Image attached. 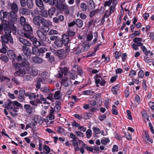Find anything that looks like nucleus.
Here are the masks:
<instances>
[{
    "label": "nucleus",
    "mask_w": 154,
    "mask_h": 154,
    "mask_svg": "<svg viewBox=\"0 0 154 154\" xmlns=\"http://www.w3.org/2000/svg\"><path fill=\"white\" fill-rule=\"evenodd\" d=\"M12 66L14 68H17L18 70L14 73V75L16 77L23 76L26 74V71L28 70L30 64L26 60L22 61L20 63L17 62H13Z\"/></svg>",
    "instance_id": "1"
},
{
    "label": "nucleus",
    "mask_w": 154,
    "mask_h": 154,
    "mask_svg": "<svg viewBox=\"0 0 154 154\" xmlns=\"http://www.w3.org/2000/svg\"><path fill=\"white\" fill-rule=\"evenodd\" d=\"M7 18L8 20H3V24H8L10 26L11 29L13 31H16V27L14 26V23L17 21L18 19V16L17 13L13 12H8V16Z\"/></svg>",
    "instance_id": "2"
},
{
    "label": "nucleus",
    "mask_w": 154,
    "mask_h": 154,
    "mask_svg": "<svg viewBox=\"0 0 154 154\" xmlns=\"http://www.w3.org/2000/svg\"><path fill=\"white\" fill-rule=\"evenodd\" d=\"M11 29L10 28L5 27V34L1 38L2 44H7L9 42L12 44L13 43V40L11 34Z\"/></svg>",
    "instance_id": "3"
},
{
    "label": "nucleus",
    "mask_w": 154,
    "mask_h": 154,
    "mask_svg": "<svg viewBox=\"0 0 154 154\" xmlns=\"http://www.w3.org/2000/svg\"><path fill=\"white\" fill-rule=\"evenodd\" d=\"M36 102L38 104H42L43 103L45 105L49 104V103L47 101L46 99L44 98L43 95L41 94H37L36 97Z\"/></svg>",
    "instance_id": "4"
},
{
    "label": "nucleus",
    "mask_w": 154,
    "mask_h": 154,
    "mask_svg": "<svg viewBox=\"0 0 154 154\" xmlns=\"http://www.w3.org/2000/svg\"><path fill=\"white\" fill-rule=\"evenodd\" d=\"M7 55L10 60L12 61V64L13 62H15L14 60L16 58V54L14 51L11 50H9L7 52Z\"/></svg>",
    "instance_id": "5"
},
{
    "label": "nucleus",
    "mask_w": 154,
    "mask_h": 154,
    "mask_svg": "<svg viewBox=\"0 0 154 154\" xmlns=\"http://www.w3.org/2000/svg\"><path fill=\"white\" fill-rule=\"evenodd\" d=\"M4 81L9 88L12 87V85L10 83V78L3 75H0V82H2Z\"/></svg>",
    "instance_id": "6"
},
{
    "label": "nucleus",
    "mask_w": 154,
    "mask_h": 154,
    "mask_svg": "<svg viewBox=\"0 0 154 154\" xmlns=\"http://www.w3.org/2000/svg\"><path fill=\"white\" fill-rule=\"evenodd\" d=\"M80 45H79L78 46H77L74 49V50H75V54H78L81 52H82L85 51V48L86 47L89 48L90 47L88 44H86L84 45L85 48H84L83 47H82L83 48V49L82 50V49H80Z\"/></svg>",
    "instance_id": "7"
},
{
    "label": "nucleus",
    "mask_w": 154,
    "mask_h": 154,
    "mask_svg": "<svg viewBox=\"0 0 154 154\" xmlns=\"http://www.w3.org/2000/svg\"><path fill=\"white\" fill-rule=\"evenodd\" d=\"M29 69L28 70V73L30 75L33 76H35L37 75L38 73V70L35 68L32 67L28 68Z\"/></svg>",
    "instance_id": "8"
},
{
    "label": "nucleus",
    "mask_w": 154,
    "mask_h": 154,
    "mask_svg": "<svg viewBox=\"0 0 154 154\" xmlns=\"http://www.w3.org/2000/svg\"><path fill=\"white\" fill-rule=\"evenodd\" d=\"M24 108L26 109V112L28 114H31L35 112V109L33 107L30 105L25 104L24 106Z\"/></svg>",
    "instance_id": "9"
},
{
    "label": "nucleus",
    "mask_w": 154,
    "mask_h": 154,
    "mask_svg": "<svg viewBox=\"0 0 154 154\" xmlns=\"http://www.w3.org/2000/svg\"><path fill=\"white\" fill-rule=\"evenodd\" d=\"M37 34L41 41L45 42L47 40L46 35L44 34L41 31L38 30L37 31Z\"/></svg>",
    "instance_id": "10"
},
{
    "label": "nucleus",
    "mask_w": 154,
    "mask_h": 154,
    "mask_svg": "<svg viewBox=\"0 0 154 154\" xmlns=\"http://www.w3.org/2000/svg\"><path fill=\"white\" fill-rule=\"evenodd\" d=\"M10 9L11 11V12H13L15 13H17L18 11V7L17 5L14 2L9 5Z\"/></svg>",
    "instance_id": "11"
},
{
    "label": "nucleus",
    "mask_w": 154,
    "mask_h": 154,
    "mask_svg": "<svg viewBox=\"0 0 154 154\" xmlns=\"http://www.w3.org/2000/svg\"><path fill=\"white\" fill-rule=\"evenodd\" d=\"M30 40L32 42L34 47H39L40 45H42V44L35 37H32L31 38Z\"/></svg>",
    "instance_id": "12"
},
{
    "label": "nucleus",
    "mask_w": 154,
    "mask_h": 154,
    "mask_svg": "<svg viewBox=\"0 0 154 154\" xmlns=\"http://www.w3.org/2000/svg\"><path fill=\"white\" fill-rule=\"evenodd\" d=\"M41 17L39 16H37L33 19V23L36 26H40L41 23Z\"/></svg>",
    "instance_id": "13"
},
{
    "label": "nucleus",
    "mask_w": 154,
    "mask_h": 154,
    "mask_svg": "<svg viewBox=\"0 0 154 154\" xmlns=\"http://www.w3.org/2000/svg\"><path fill=\"white\" fill-rule=\"evenodd\" d=\"M55 54H56L60 58H63L66 55V51L63 49L57 50Z\"/></svg>",
    "instance_id": "14"
},
{
    "label": "nucleus",
    "mask_w": 154,
    "mask_h": 154,
    "mask_svg": "<svg viewBox=\"0 0 154 154\" xmlns=\"http://www.w3.org/2000/svg\"><path fill=\"white\" fill-rule=\"evenodd\" d=\"M22 50L27 58V55H30L31 54V51L29 48L27 46L23 45L22 48Z\"/></svg>",
    "instance_id": "15"
},
{
    "label": "nucleus",
    "mask_w": 154,
    "mask_h": 154,
    "mask_svg": "<svg viewBox=\"0 0 154 154\" xmlns=\"http://www.w3.org/2000/svg\"><path fill=\"white\" fill-rule=\"evenodd\" d=\"M18 39L19 42L24 45V46H30L31 45V43L30 42L23 38L20 37Z\"/></svg>",
    "instance_id": "16"
},
{
    "label": "nucleus",
    "mask_w": 154,
    "mask_h": 154,
    "mask_svg": "<svg viewBox=\"0 0 154 154\" xmlns=\"http://www.w3.org/2000/svg\"><path fill=\"white\" fill-rule=\"evenodd\" d=\"M54 112L53 108L52 107H51L50 109L49 115L47 118L50 120H52L54 119Z\"/></svg>",
    "instance_id": "17"
},
{
    "label": "nucleus",
    "mask_w": 154,
    "mask_h": 154,
    "mask_svg": "<svg viewBox=\"0 0 154 154\" xmlns=\"http://www.w3.org/2000/svg\"><path fill=\"white\" fill-rule=\"evenodd\" d=\"M116 0H113L112 4L113 5L111 6L110 7L109 11V13L108 14V12L107 13V17H109L110 15L112 13L114 12L115 10V6L116 4Z\"/></svg>",
    "instance_id": "18"
},
{
    "label": "nucleus",
    "mask_w": 154,
    "mask_h": 154,
    "mask_svg": "<svg viewBox=\"0 0 154 154\" xmlns=\"http://www.w3.org/2000/svg\"><path fill=\"white\" fill-rule=\"evenodd\" d=\"M19 96L18 97V100L20 102H23L25 100V97L24 94L25 93V91L23 90H21L19 92Z\"/></svg>",
    "instance_id": "19"
},
{
    "label": "nucleus",
    "mask_w": 154,
    "mask_h": 154,
    "mask_svg": "<svg viewBox=\"0 0 154 154\" xmlns=\"http://www.w3.org/2000/svg\"><path fill=\"white\" fill-rule=\"evenodd\" d=\"M72 84L71 82L68 78H65L62 79L61 85L65 87H67Z\"/></svg>",
    "instance_id": "20"
},
{
    "label": "nucleus",
    "mask_w": 154,
    "mask_h": 154,
    "mask_svg": "<svg viewBox=\"0 0 154 154\" xmlns=\"http://www.w3.org/2000/svg\"><path fill=\"white\" fill-rule=\"evenodd\" d=\"M62 41L65 45H67L69 41L68 36L66 34L63 35L62 36Z\"/></svg>",
    "instance_id": "21"
},
{
    "label": "nucleus",
    "mask_w": 154,
    "mask_h": 154,
    "mask_svg": "<svg viewBox=\"0 0 154 154\" xmlns=\"http://www.w3.org/2000/svg\"><path fill=\"white\" fill-rule=\"evenodd\" d=\"M35 3L36 5L41 10H44L45 9V7L42 0H36Z\"/></svg>",
    "instance_id": "22"
},
{
    "label": "nucleus",
    "mask_w": 154,
    "mask_h": 154,
    "mask_svg": "<svg viewBox=\"0 0 154 154\" xmlns=\"http://www.w3.org/2000/svg\"><path fill=\"white\" fill-rule=\"evenodd\" d=\"M51 52H48L46 54L45 58L48 59V61L51 63L54 62L55 59L53 56L51 55Z\"/></svg>",
    "instance_id": "23"
},
{
    "label": "nucleus",
    "mask_w": 154,
    "mask_h": 154,
    "mask_svg": "<svg viewBox=\"0 0 154 154\" xmlns=\"http://www.w3.org/2000/svg\"><path fill=\"white\" fill-rule=\"evenodd\" d=\"M19 12L20 14L22 15L25 14L26 15H29L30 13L29 10L25 8H22L20 9L19 10Z\"/></svg>",
    "instance_id": "24"
},
{
    "label": "nucleus",
    "mask_w": 154,
    "mask_h": 154,
    "mask_svg": "<svg viewBox=\"0 0 154 154\" xmlns=\"http://www.w3.org/2000/svg\"><path fill=\"white\" fill-rule=\"evenodd\" d=\"M33 61L35 63H41L43 61V60L38 57H32Z\"/></svg>",
    "instance_id": "25"
},
{
    "label": "nucleus",
    "mask_w": 154,
    "mask_h": 154,
    "mask_svg": "<svg viewBox=\"0 0 154 154\" xmlns=\"http://www.w3.org/2000/svg\"><path fill=\"white\" fill-rule=\"evenodd\" d=\"M38 47H32V54L37 56H40L39 53V48Z\"/></svg>",
    "instance_id": "26"
},
{
    "label": "nucleus",
    "mask_w": 154,
    "mask_h": 154,
    "mask_svg": "<svg viewBox=\"0 0 154 154\" xmlns=\"http://www.w3.org/2000/svg\"><path fill=\"white\" fill-rule=\"evenodd\" d=\"M41 23L43 25V26H48L51 25V23L49 20H46L45 19H42Z\"/></svg>",
    "instance_id": "27"
},
{
    "label": "nucleus",
    "mask_w": 154,
    "mask_h": 154,
    "mask_svg": "<svg viewBox=\"0 0 154 154\" xmlns=\"http://www.w3.org/2000/svg\"><path fill=\"white\" fill-rule=\"evenodd\" d=\"M34 124H36L37 123L42 124L43 123V120L41 119L38 116H35L34 117Z\"/></svg>",
    "instance_id": "28"
},
{
    "label": "nucleus",
    "mask_w": 154,
    "mask_h": 154,
    "mask_svg": "<svg viewBox=\"0 0 154 154\" xmlns=\"http://www.w3.org/2000/svg\"><path fill=\"white\" fill-rule=\"evenodd\" d=\"M17 60L18 62H20L23 60H26V57H25L23 54H20L16 57Z\"/></svg>",
    "instance_id": "29"
},
{
    "label": "nucleus",
    "mask_w": 154,
    "mask_h": 154,
    "mask_svg": "<svg viewBox=\"0 0 154 154\" xmlns=\"http://www.w3.org/2000/svg\"><path fill=\"white\" fill-rule=\"evenodd\" d=\"M72 141L74 146L75 150L76 151H79V147L78 145V141L75 140H72Z\"/></svg>",
    "instance_id": "30"
},
{
    "label": "nucleus",
    "mask_w": 154,
    "mask_h": 154,
    "mask_svg": "<svg viewBox=\"0 0 154 154\" xmlns=\"http://www.w3.org/2000/svg\"><path fill=\"white\" fill-rule=\"evenodd\" d=\"M8 14V12L7 11H1L0 12V19H2L5 18H7Z\"/></svg>",
    "instance_id": "31"
},
{
    "label": "nucleus",
    "mask_w": 154,
    "mask_h": 154,
    "mask_svg": "<svg viewBox=\"0 0 154 154\" xmlns=\"http://www.w3.org/2000/svg\"><path fill=\"white\" fill-rule=\"evenodd\" d=\"M24 30L26 31H32V29L31 26L28 24L26 23L23 26Z\"/></svg>",
    "instance_id": "32"
},
{
    "label": "nucleus",
    "mask_w": 154,
    "mask_h": 154,
    "mask_svg": "<svg viewBox=\"0 0 154 154\" xmlns=\"http://www.w3.org/2000/svg\"><path fill=\"white\" fill-rule=\"evenodd\" d=\"M95 83L97 84L100 83L101 85L103 86L105 84L106 82L104 79H95Z\"/></svg>",
    "instance_id": "33"
},
{
    "label": "nucleus",
    "mask_w": 154,
    "mask_h": 154,
    "mask_svg": "<svg viewBox=\"0 0 154 154\" xmlns=\"http://www.w3.org/2000/svg\"><path fill=\"white\" fill-rule=\"evenodd\" d=\"M75 24L79 28H81L83 25V21L80 19H77L75 21Z\"/></svg>",
    "instance_id": "34"
},
{
    "label": "nucleus",
    "mask_w": 154,
    "mask_h": 154,
    "mask_svg": "<svg viewBox=\"0 0 154 154\" xmlns=\"http://www.w3.org/2000/svg\"><path fill=\"white\" fill-rule=\"evenodd\" d=\"M63 10L67 14H69V7L67 5H65L61 7Z\"/></svg>",
    "instance_id": "35"
},
{
    "label": "nucleus",
    "mask_w": 154,
    "mask_h": 154,
    "mask_svg": "<svg viewBox=\"0 0 154 154\" xmlns=\"http://www.w3.org/2000/svg\"><path fill=\"white\" fill-rule=\"evenodd\" d=\"M54 44L57 47H61L63 44V42L60 39L56 40L54 42Z\"/></svg>",
    "instance_id": "36"
},
{
    "label": "nucleus",
    "mask_w": 154,
    "mask_h": 154,
    "mask_svg": "<svg viewBox=\"0 0 154 154\" xmlns=\"http://www.w3.org/2000/svg\"><path fill=\"white\" fill-rule=\"evenodd\" d=\"M119 89V87L118 85H116L112 88L111 90L114 94H117V91Z\"/></svg>",
    "instance_id": "37"
},
{
    "label": "nucleus",
    "mask_w": 154,
    "mask_h": 154,
    "mask_svg": "<svg viewBox=\"0 0 154 154\" xmlns=\"http://www.w3.org/2000/svg\"><path fill=\"white\" fill-rule=\"evenodd\" d=\"M22 36L24 37L27 38H29L30 40L31 38L32 37L31 36V33L29 32H26L23 33L22 34Z\"/></svg>",
    "instance_id": "38"
},
{
    "label": "nucleus",
    "mask_w": 154,
    "mask_h": 154,
    "mask_svg": "<svg viewBox=\"0 0 154 154\" xmlns=\"http://www.w3.org/2000/svg\"><path fill=\"white\" fill-rule=\"evenodd\" d=\"M55 13V9L54 8H50L48 12V15L50 17H51Z\"/></svg>",
    "instance_id": "39"
},
{
    "label": "nucleus",
    "mask_w": 154,
    "mask_h": 154,
    "mask_svg": "<svg viewBox=\"0 0 154 154\" xmlns=\"http://www.w3.org/2000/svg\"><path fill=\"white\" fill-rule=\"evenodd\" d=\"M40 15L45 17H48V14L47 10H43L41 11L40 12Z\"/></svg>",
    "instance_id": "40"
},
{
    "label": "nucleus",
    "mask_w": 154,
    "mask_h": 154,
    "mask_svg": "<svg viewBox=\"0 0 154 154\" xmlns=\"http://www.w3.org/2000/svg\"><path fill=\"white\" fill-rule=\"evenodd\" d=\"M109 142V140L108 138H104L101 140V143L103 145H106Z\"/></svg>",
    "instance_id": "41"
},
{
    "label": "nucleus",
    "mask_w": 154,
    "mask_h": 154,
    "mask_svg": "<svg viewBox=\"0 0 154 154\" xmlns=\"http://www.w3.org/2000/svg\"><path fill=\"white\" fill-rule=\"evenodd\" d=\"M97 20L95 19H94L89 22L88 23V24L89 26H90L91 25H93V26H94L96 24V23L97 22Z\"/></svg>",
    "instance_id": "42"
},
{
    "label": "nucleus",
    "mask_w": 154,
    "mask_h": 154,
    "mask_svg": "<svg viewBox=\"0 0 154 154\" xmlns=\"http://www.w3.org/2000/svg\"><path fill=\"white\" fill-rule=\"evenodd\" d=\"M49 4L51 5L56 6L57 5L58 0H48Z\"/></svg>",
    "instance_id": "43"
},
{
    "label": "nucleus",
    "mask_w": 154,
    "mask_h": 154,
    "mask_svg": "<svg viewBox=\"0 0 154 154\" xmlns=\"http://www.w3.org/2000/svg\"><path fill=\"white\" fill-rule=\"evenodd\" d=\"M27 5L29 8H32L33 7V3L32 0H27Z\"/></svg>",
    "instance_id": "44"
},
{
    "label": "nucleus",
    "mask_w": 154,
    "mask_h": 154,
    "mask_svg": "<svg viewBox=\"0 0 154 154\" xmlns=\"http://www.w3.org/2000/svg\"><path fill=\"white\" fill-rule=\"evenodd\" d=\"M89 7L91 9H94L95 7V4L93 0H89Z\"/></svg>",
    "instance_id": "45"
},
{
    "label": "nucleus",
    "mask_w": 154,
    "mask_h": 154,
    "mask_svg": "<svg viewBox=\"0 0 154 154\" xmlns=\"http://www.w3.org/2000/svg\"><path fill=\"white\" fill-rule=\"evenodd\" d=\"M41 90L43 94H46L50 93V91L48 87H46L41 88Z\"/></svg>",
    "instance_id": "46"
},
{
    "label": "nucleus",
    "mask_w": 154,
    "mask_h": 154,
    "mask_svg": "<svg viewBox=\"0 0 154 154\" xmlns=\"http://www.w3.org/2000/svg\"><path fill=\"white\" fill-rule=\"evenodd\" d=\"M86 144L85 143H83V144L82 145V146L79 148V150L80 152L82 154H84L85 153L84 149L86 148Z\"/></svg>",
    "instance_id": "47"
},
{
    "label": "nucleus",
    "mask_w": 154,
    "mask_h": 154,
    "mask_svg": "<svg viewBox=\"0 0 154 154\" xmlns=\"http://www.w3.org/2000/svg\"><path fill=\"white\" fill-rule=\"evenodd\" d=\"M58 34V32L57 30L53 29H51L48 32V34L50 35H56Z\"/></svg>",
    "instance_id": "48"
},
{
    "label": "nucleus",
    "mask_w": 154,
    "mask_h": 154,
    "mask_svg": "<svg viewBox=\"0 0 154 154\" xmlns=\"http://www.w3.org/2000/svg\"><path fill=\"white\" fill-rule=\"evenodd\" d=\"M20 23L21 25L22 26L25 25V24H26V20L25 17H23V16H21L20 18Z\"/></svg>",
    "instance_id": "49"
},
{
    "label": "nucleus",
    "mask_w": 154,
    "mask_h": 154,
    "mask_svg": "<svg viewBox=\"0 0 154 154\" xmlns=\"http://www.w3.org/2000/svg\"><path fill=\"white\" fill-rule=\"evenodd\" d=\"M3 23V20L2 21V24L0 25V31H2L3 30V29H4V32H5V27H7L8 28H10L11 29V28L10 26L8 25V24H4Z\"/></svg>",
    "instance_id": "50"
},
{
    "label": "nucleus",
    "mask_w": 154,
    "mask_h": 154,
    "mask_svg": "<svg viewBox=\"0 0 154 154\" xmlns=\"http://www.w3.org/2000/svg\"><path fill=\"white\" fill-rule=\"evenodd\" d=\"M48 50L47 48L45 47H41L39 48V53L40 54H43L45 53Z\"/></svg>",
    "instance_id": "51"
},
{
    "label": "nucleus",
    "mask_w": 154,
    "mask_h": 154,
    "mask_svg": "<svg viewBox=\"0 0 154 154\" xmlns=\"http://www.w3.org/2000/svg\"><path fill=\"white\" fill-rule=\"evenodd\" d=\"M72 89L70 88L68 91L66 92L64 97L66 98H69L70 97V95L72 93Z\"/></svg>",
    "instance_id": "52"
},
{
    "label": "nucleus",
    "mask_w": 154,
    "mask_h": 154,
    "mask_svg": "<svg viewBox=\"0 0 154 154\" xmlns=\"http://www.w3.org/2000/svg\"><path fill=\"white\" fill-rule=\"evenodd\" d=\"M48 26H42V30L43 32H47L49 30Z\"/></svg>",
    "instance_id": "53"
},
{
    "label": "nucleus",
    "mask_w": 154,
    "mask_h": 154,
    "mask_svg": "<svg viewBox=\"0 0 154 154\" xmlns=\"http://www.w3.org/2000/svg\"><path fill=\"white\" fill-rule=\"evenodd\" d=\"M42 82V80L41 78H38L37 80V83L36 85V88L39 89L41 87L40 83Z\"/></svg>",
    "instance_id": "54"
},
{
    "label": "nucleus",
    "mask_w": 154,
    "mask_h": 154,
    "mask_svg": "<svg viewBox=\"0 0 154 154\" xmlns=\"http://www.w3.org/2000/svg\"><path fill=\"white\" fill-rule=\"evenodd\" d=\"M80 7L82 11H85L87 10V7L85 3H82L81 4Z\"/></svg>",
    "instance_id": "55"
},
{
    "label": "nucleus",
    "mask_w": 154,
    "mask_h": 154,
    "mask_svg": "<svg viewBox=\"0 0 154 154\" xmlns=\"http://www.w3.org/2000/svg\"><path fill=\"white\" fill-rule=\"evenodd\" d=\"M54 112H59L60 109V105L59 104H57L53 108Z\"/></svg>",
    "instance_id": "56"
},
{
    "label": "nucleus",
    "mask_w": 154,
    "mask_h": 154,
    "mask_svg": "<svg viewBox=\"0 0 154 154\" xmlns=\"http://www.w3.org/2000/svg\"><path fill=\"white\" fill-rule=\"evenodd\" d=\"M6 106V108L8 109L9 110H10L12 107L13 106V102H11V101H9Z\"/></svg>",
    "instance_id": "57"
},
{
    "label": "nucleus",
    "mask_w": 154,
    "mask_h": 154,
    "mask_svg": "<svg viewBox=\"0 0 154 154\" xmlns=\"http://www.w3.org/2000/svg\"><path fill=\"white\" fill-rule=\"evenodd\" d=\"M94 38L93 40V42L94 43L97 42V40L98 38L97 32H94Z\"/></svg>",
    "instance_id": "58"
},
{
    "label": "nucleus",
    "mask_w": 154,
    "mask_h": 154,
    "mask_svg": "<svg viewBox=\"0 0 154 154\" xmlns=\"http://www.w3.org/2000/svg\"><path fill=\"white\" fill-rule=\"evenodd\" d=\"M93 37V35L92 32L89 33L86 38L87 40L88 41H90L92 40Z\"/></svg>",
    "instance_id": "59"
},
{
    "label": "nucleus",
    "mask_w": 154,
    "mask_h": 154,
    "mask_svg": "<svg viewBox=\"0 0 154 154\" xmlns=\"http://www.w3.org/2000/svg\"><path fill=\"white\" fill-rule=\"evenodd\" d=\"M97 13V10H95L94 11H91L90 12L89 14V16L90 17L92 18Z\"/></svg>",
    "instance_id": "60"
},
{
    "label": "nucleus",
    "mask_w": 154,
    "mask_h": 154,
    "mask_svg": "<svg viewBox=\"0 0 154 154\" xmlns=\"http://www.w3.org/2000/svg\"><path fill=\"white\" fill-rule=\"evenodd\" d=\"M36 95L35 93H30L29 99L30 100H33L36 98Z\"/></svg>",
    "instance_id": "61"
},
{
    "label": "nucleus",
    "mask_w": 154,
    "mask_h": 154,
    "mask_svg": "<svg viewBox=\"0 0 154 154\" xmlns=\"http://www.w3.org/2000/svg\"><path fill=\"white\" fill-rule=\"evenodd\" d=\"M87 137L88 138H89L92 134V131L90 129H88L86 132Z\"/></svg>",
    "instance_id": "62"
},
{
    "label": "nucleus",
    "mask_w": 154,
    "mask_h": 154,
    "mask_svg": "<svg viewBox=\"0 0 154 154\" xmlns=\"http://www.w3.org/2000/svg\"><path fill=\"white\" fill-rule=\"evenodd\" d=\"M42 75L43 76V77L44 79H48L49 77V74L48 72H43Z\"/></svg>",
    "instance_id": "63"
},
{
    "label": "nucleus",
    "mask_w": 154,
    "mask_h": 154,
    "mask_svg": "<svg viewBox=\"0 0 154 154\" xmlns=\"http://www.w3.org/2000/svg\"><path fill=\"white\" fill-rule=\"evenodd\" d=\"M0 59L2 61L7 62L8 61V58L6 56H2L0 57Z\"/></svg>",
    "instance_id": "64"
}]
</instances>
